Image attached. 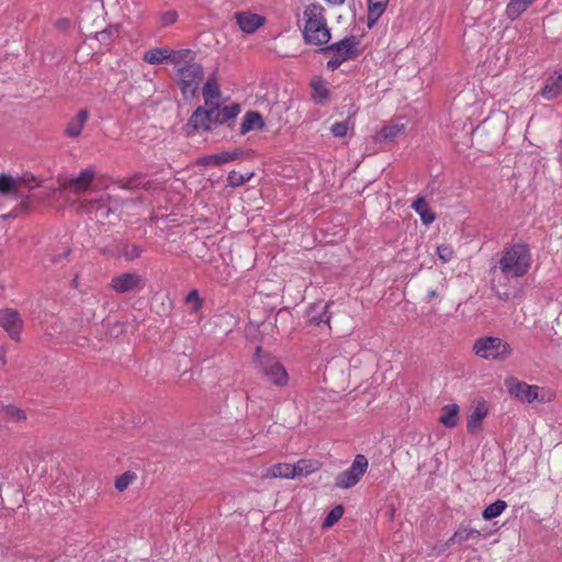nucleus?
Masks as SVG:
<instances>
[{"mask_svg":"<svg viewBox=\"0 0 562 562\" xmlns=\"http://www.w3.org/2000/svg\"><path fill=\"white\" fill-rule=\"evenodd\" d=\"M537 0H509L505 15L509 21L517 20L522 13H525Z\"/></svg>","mask_w":562,"mask_h":562,"instance_id":"nucleus-22","label":"nucleus"},{"mask_svg":"<svg viewBox=\"0 0 562 562\" xmlns=\"http://www.w3.org/2000/svg\"><path fill=\"white\" fill-rule=\"evenodd\" d=\"M186 302L188 304H192V310L194 312L200 311L203 305V299L200 296L198 290H191L186 296Z\"/></svg>","mask_w":562,"mask_h":562,"instance_id":"nucleus-40","label":"nucleus"},{"mask_svg":"<svg viewBox=\"0 0 562 562\" xmlns=\"http://www.w3.org/2000/svg\"><path fill=\"white\" fill-rule=\"evenodd\" d=\"M493 290L495 291L497 297L503 301H507L510 297L509 292L501 291L496 285H493Z\"/></svg>","mask_w":562,"mask_h":562,"instance_id":"nucleus-46","label":"nucleus"},{"mask_svg":"<svg viewBox=\"0 0 562 562\" xmlns=\"http://www.w3.org/2000/svg\"><path fill=\"white\" fill-rule=\"evenodd\" d=\"M169 53L170 57L168 60L178 68L188 64H193L195 59V53L191 49L173 50L169 48Z\"/></svg>","mask_w":562,"mask_h":562,"instance_id":"nucleus-29","label":"nucleus"},{"mask_svg":"<svg viewBox=\"0 0 562 562\" xmlns=\"http://www.w3.org/2000/svg\"><path fill=\"white\" fill-rule=\"evenodd\" d=\"M241 155L240 150L235 149L232 151H221L212 155L203 156L199 159V165L202 166H222L224 164L234 161Z\"/></svg>","mask_w":562,"mask_h":562,"instance_id":"nucleus-15","label":"nucleus"},{"mask_svg":"<svg viewBox=\"0 0 562 562\" xmlns=\"http://www.w3.org/2000/svg\"><path fill=\"white\" fill-rule=\"evenodd\" d=\"M213 108L214 105L207 106L205 103L199 106L190 116L189 125L198 132H207L218 125L215 109Z\"/></svg>","mask_w":562,"mask_h":562,"instance_id":"nucleus-11","label":"nucleus"},{"mask_svg":"<svg viewBox=\"0 0 562 562\" xmlns=\"http://www.w3.org/2000/svg\"><path fill=\"white\" fill-rule=\"evenodd\" d=\"M203 77V68L198 63L188 64L178 68L177 81L184 98H192L195 94Z\"/></svg>","mask_w":562,"mask_h":562,"instance_id":"nucleus-6","label":"nucleus"},{"mask_svg":"<svg viewBox=\"0 0 562 562\" xmlns=\"http://www.w3.org/2000/svg\"><path fill=\"white\" fill-rule=\"evenodd\" d=\"M437 296H438V293H437V291H436V290H434V289L428 290V292H427V299H428V300H432V299H435V297H437Z\"/></svg>","mask_w":562,"mask_h":562,"instance_id":"nucleus-48","label":"nucleus"},{"mask_svg":"<svg viewBox=\"0 0 562 562\" xmlns=\"http://www.w3.org/2000/svg\"><path fill=\"white\" fill-rule=\"evenodd\" d=\"M7 349L5 347H0V361L2 364L5 363Z\"/></svg>","mask_w":562,"mask_h":562,"instance_id":"nucleus-47","label":"nucleus"},{"mask_svg":"<svg viewBox=\"0 0 562 562\" xmlns=\"http://www.w3.org/2000/svg\"><path fill=\"white\" fill-rule=\"evenodd\" d=\"M389 0H368V24L372 26L373 23L383 14L386 9Z\"/></svg>","mask_w":562,"mask_h":562,"instance_id":"nucleus-31","label":"nucleus"},{"mask_svg":"<svg viewBox=\"0 0 562 562\" xmlns=\"http://www.w3.org/2000/svg\"><path fill=\"white\" fill-rule=\"evenodd\" d=\"M263 479H295L291 463H276L267 468L262 473Z\"/></svg>","mask_w":562,"mask_h":562,"instance_id":"nucleus-19","label":"nucleus"},{"mask_svg":"<svg viewBox=\"0 0 562 562\" xmlns=\"http://www.w3.org/2000/svg\"><path fill=\"white\" fill-rule=\"evenodd\" d=\"M263 126L265 121L261 114L256 111H248L241 120L239 132L241 135H245L254 130H262Z\"/></svg>","mask_w":562,"mask_h":562,"instance_id":"nucleus-21","label":"nucleus"},{"mask_svg":"<svg viewBox=\"0 0 562 562\" xmlns=\"http://www.w3.org/2000/svg\"><path fill=\"white\" fill-rule=\"evenodd\" d=\"M90 117V112L88 109H80L72 117L69 119L67 122L64 135L66 137L70 138H78L82 131L85 125L87 124L88 120Z\"/></svg>","mask_w":562,"mask_h":562,"instance_id":"nucleus-13","label":"nucleus"},{"mask_svg":"<svg viewBox=\"0 0 562 562\" xmlns=\"http://www.w3.org/2000/svg\"><path fill=\"white\" fill-rule=\"evenodd\" d=\"M406 130V125L403 123H393L384 125L379 132L373 136V140L375 143H391L395 140L398 136L403 135Z\"/></svg>","mask_w":562,"mask_h":562,"instance_id":"nucleus-17","label":"nucleus"},{"mask_svg":"<svg viewBox=\"0 0 562 562\" xmlns=\"http://www.w3.org/2000/svg\"><path fill=\"white\" fill-rule=\"evenodd\" d=\"M170 57L169 48L167 47H156L148 49L143 55V60L150 64L157 65L168 60Z\"/></svg>","mask_w":562,"mask_h":562,"instance_id":"nucleus-30","label":"nucleus"},{"mask_svg":"<svg viewBox=\"0 0 562 562\" xmlns=\"http://www.w3.org/2000/svg\"><path fill=\"white\" fill-rule=\"evenodd\" d=\"M507 508V503L503 499H497L496 502L487 505L482 512V517L485 520H492L498 516H501L504 510Z\"/></svg>","mask_w":562,"mask_h":562,"instance_id":"nucleus-34","label":"nucleus"},{"mask_svg":"<svg viewBox=\"0 0 562 562\" xmlns=\"http://www.w3.org/2000/svg\"><path fill=\"white\" fill-rule=\"evenodd\" d=\"M145 286L144 278L138 273L124 272L112 278L109 288L115 293L123 294L140 291Z\"/></svg>","mask_w":562,"mask_h":562,"instance_id":"nucleus-9","label":"nucleus"},{"mask_svg":"<svg viewBox=\"0 0 562 562\" xmlns=\"http://www.w3.org/2000/svg\"><path fill=\"white\" fill-rule=\"evenodd\" d=\"M312 88V99L317 104H325L329 100V90L327 88L326 81L316 77L311 81Z\"/></svg>","mask_w":562,"mask_h":562,"instance_id":"nucleus-23","label":"nucleus"},{"mask_svg":"<svg viewBox=\"0 0 562 562\" xmlns=\"http://www.w3.org/2000/svg\"><path fill=\"white\" fill-rule=\"evenodd\" d=\"M4 413L10 419L14 422H21L26 419V414L24 413V411L14 405L5 406Z\"/></svg>","mask_w":562,"mask_h":562,"instance_id":"nucleus-41","label":"nucleus"},{"mask_svg":"<svg viewBox=\"0 0 562 562\" xmlns=\"http://www.w3.org/2000/svg\"><path fill=\"white\" fill-rule=\"evenodd\" d=\"M143 254V248L137 245H125L122 250L121 255L126 260H134L138 258Z\"/></svg>","mask_w":562,"mask_h":562,"instance_id":"nucleus-39","label":"nucleus"},{"mask_svg":"<svg viewBox=\"0 0 562 562\" xmlns=\"http://www.w3.org/2000/svg\"><path fill=\"white\" fill-rule=\"evenodd\" d=\"M0 326L12 340L20 341L23 329V319L16 310L11 307L1 308Z\"/></svg>","mask_w":562,"mask_h":562,"instance_id":"nucleus-10","label":"nucleus"},{"mask_svg":"<svg viewBox=\"0 0 562 562\" xmlns=\"http://www.w3.org/2000/svg\"><path fill=\"white\" fill-rule=\"evenodd\" d=\"M344 515V507L341 505L335 506L326 516L323 528L333 527Z\"/></svg>","mask_w":562,"mask_h":562,"instance_id":"nucleus-38","label":"nucleus"},{"mask_svg":"<svg viewBox=\"0 0 562 562\" xmlns=\"http://www.w3.org/2000/svg\"><path fill=\"white\" fill-rule=\"evenodd\" d=\"M487 413L486 403L484 401L477 402L468 418L467 430L469 434H476L481 430L482 422L487 416Z\"/></svg>","mask_w":562,"mask_h":562,"instance_id":"nucleus-16","label":"nucleus"},{"mask_svg":"<svg viewBox=\"0 0 562 562\" xmlns=\"http://www.w3.org/2000/svg\"><path fill=\"white\" fill-rule=\"evenodd\" d=\"M369 467L368 459L363 454H357L351 465L339 473L335 479L337 487L347 490L355 486L364 475Z\"/></svg>","mask_w":562,"mask_h":562,"instance_id":"nucleus-7","label":"nucleus"},{"mask_svg":"<svg viewBox=\"0 0 562 562\" xmlns=\"http://www.w3.org/2000/svg\"><path fill=\"white\" fill-rule=\"evenodd\" d=\"M259 368L262 375L273 385L285 386L289 374L283 364L276 358L263 356L259 359Z\"/></svg>","mask_w":562,"mask_h":562,"instance_id":"nucleus-8","label":"nucleus"},{"mask_svg":"<svg viewBox=\"0 0 562 562\" xmlns=\"http://www.w3.org/2000/svg\"><path fill=\"white\" fill-rule=\"evenodd\" d=\"M481 536V532L470 527L467 524H461L458 529L454 531V533L449 539V543H463L465 541H469L471 539H476Z\"/></svg>","mask_w":562,"mask_h":562,"instance_id":"nucleus-25","label":"nucleus"},{"mask_svg":"<svg viewBox=\"0 0 562 562\" xmlns=\"http://www.w3.org/2000/svg\"><path fill=\"white\" fill-rule=\"evenodd\" d=\"M295 477L306 476L321 469V463L317 460L300 459L296 463L292 464Z\"/></svg>","mask_w":562,"mask_h":562,"instance_id":"nucleus-28","label":"nucleus"},{"mask_svg":"<svg viewBox=\"0 0 562 562\" xmlns=\"http://www.w3.org/2000/svg\"><path fill=\"white\" fill-rule=\"evenodd\" d=\"M252 173L243 175L238 171H231L227 177V182L231 187L236 188L245 184L250 180Z\"/></svg>","mask_w":562,"mask_h":562,"instance_id":"nucleus-37","label":"nucleus"},{"mask_svg":"<svg viewBox=\"0 0 562 562\" xmlns=\"http://www.w3.org/2000/svg\"><path fill=\"white\" fill-rule=\"evenodd\" d=\"M94 176L95 172L92 168L83 169L76 178L67 180L65 188L76 194L87 192L94 179Z\"/></svg>","mask_w":562,"mask_h":562,"instance_id":"nucleus-12","label":"nucleus"},{"mask_svg":"<svg viewBox=\"0 0 562 562\" xmlns=\"http://www.w3.org/2000/svg\"><path fill=\"white\" fill-rule=\"evenodd\" d=\"M353 126L355 123L351 117H347L344 121L333 123L329 130L334 137L342 138L346 137L350 131H353Z\"/></svg>","mask_w":562,"mask_h":562,"instance_id":"nucleus-33","label":"nucleus"},{"mask_svg":"<svg viewBox=\"0 0 562 562\" xmlns=\"http://www.w3.org/2000/svg\"><path fill=\"white\" fill-rule=\"evenodd\" d=\"M202 94H203L204 103L207 106L215 105L218 103V99L221 97V90H220V85H218L215 76H211L207 78V80L203 87Z\"/></svg>","mask_w":562,"mask_h":562,"instance_id":"nucleus-20","label":"nucleus"},{"mask_svg":"<svg viewBox=\"0 0 562 562\" xmlns=\"http://www.w3.org/2000/svg\"><path fill=\"white\" fill-rule=\"evenodd\" d=\"M412 209L420 216L425 225L431 224L436 218L435 213L429 209L427 201L423 196L415 199L412 203Z\"/></svg>","mask_w":562,"mask_h":562,"instance_id":"nucleus-27","label":"nucleus"},{"mask_svg":"<svg viewBox=\"0 0 562 562\" xmlns=\"http://www.w3.org/2000/svg\"><path fill=\"white\" fill-rule=\"evenodd\" d=\"M437 255L443 263H447L454 257V250L450 245H440L437 247Z\"/></svg>","mask_w":562,"mask_h":562,"instance_id":"nucleus-42","label":"nucleus"},{"mask_svg":"<svg viewBox=\"0 0 562 562\" xmlns=\"http://www.w3.org/2000/svg\"><path fill=\"white\" fill-rule=\"evenodd\" d=\"M327 307L328 305H325L324 307H322V315L321 316H316V315H313V312L315 308H313L308 316H310V322L315 324L316 326H319L321 323H326V324H329V316H327Z\"/></svg>","mask_w":562,"mask_h":562,"instance_id":"nucleus-44","label":"nucleus"},{"mask_svg":"<svg viewBox=\"0 0 562 562\" xmlns=\"http://www.w3.org/2000/svg\"><path fill=\"white\" fill-rule=\"evenodd\" d=\"M178 20V13L175 10H168L160 14L159 21L161 26H169Z\"/></svg>","mask_w":562,"mask_h":562,"instance_id":"nucleus-43","label":"nucleus"},{"mask_svg":"<svg viewBox=\"0 0 562 562\" xmlns=\"http://www.w3.org/2000/svg\"><path fill=\"white\" fill-rule=\"evenodd\" d=\"M16 179L19 184L20 198L25 196V191H32L35 188L40 187V181L34 176L25 175Z\"/></svg>","mask_w":562,"mask_h":562,"instance_id":"nucleus-35","label":"nucleus"},{"mask_svg":"<svg viewBox=\"0 0 562 562\" xmlns=\"http://www.w3.org/2000/svg\"><path fill=\"white\" fill-rule=\"evenodd\" d=\"M562 93V68L555 71L547 80L542 88L541 95L547 100H552Z\"/></svg>","mask_w":562,"mask_h":562,"instance_id":"nucleus-18","label":"nucleus"},{"mask_svg":"<svg viewBox=\"0 0 562 562\" xmlns=\"http://www.w3.org/2000/svg\"><path fill=\"white\" fill-rule=\"evenodd\" d=\"M324 1L330 5H340L345 2V0H324Z\"/></svg>","mask_w":562,"mask_h":562,"instance_id":"nucleus-49","label":"nucleus"},{"mask_svg":"<svg viewBox=\"0 0 562 562\" xmlns=\"http://www.w3.org/2000/svg\"><path fill=\"white\" fill-rule=\"evenodd\" d=\"M142 186L145 187V183L143 182V177L140 175H135L134 177L123 181L121 188L135 189Z\"/></svg>","mask_w":562,"mask_h":562,"instance_id":"nucleus-45","label":"nucleus"},{"mask_svg":"<svg viewBox=\"0 0 562 562\" xmlns=\"http://www.w3.org/2000/svg\"><path fill=\"white\" fill-rule=\"evenodd\" d=\"M235 20L240 30L245 33H254L266 22L265 16L257 13H251L249 11L235 13Z\"/></svg>","mask_w":562,"mask_h":562,"instance_id":"nucleus-14","label":"nucleus"},{"mask_svg":"<svg viewBox=\"0 0 562 562\" xmlns=\"http://www.w3.org/2000/svg\"><path fill=\"white\" fill-rule=\"evenodd\" d=\"M323 52L331 53V57L327 61L326 67L334 71L345 61L353 60L361 54L360 41L356 36L345 37L341 41L325 46Z\"/></svg>","mask_w":562,"mask_h":562,"instance_id":"nucleus-5","label":"nucleus"},{"mask_svg":"<svg viewBox=\"0 0 562 562\" xmlns=\"http://www.w3.org/2000/svg\"><path fill=\"white\" fill-rule=\"evenodd\" d=\"M507 392L524 404H548L557 398V392L547 386L528 384L516 376H508L504 382Z\"/></svg>","mask_w":562,"mask_h":562,"instance_id":"nucleus-2","label":"nucleus"},{"mask_svg":"<svg viewBox=\"0 0 562 562\" xmlns=\"http://www.w3.org/2000/svg\"><path fill=\"white\" fill-rule=\"evenodd\" d=\"M472 351L481 359L493 361H505L514 352L512 346L497 336H486L476 339Z\"/></svg>","mask_w":562,"mask_h":562,"instance_id":"nucleus-4","label":"nucleus"},{"mask_svg":"<svg viewBox=\"0 0 562 562\" xmlns=\"http://www.w3.org/2000/svg\"><path fill=\"white\" fill-rule=\"evenodd\" d=\"M459 412L460 407L458 404H447L441 408V415L438 420L445 427L454 428L459 424Z\"/></svg>","mask_w":562,"mask_h":562,"instance_id":"nucleus-24","label":"nucleus"},{"mask_svg":"<svg viewBox=\"0 0 562 562\" xmlns=\"http://www.w3.org/2000/svg\"><path fill=\"white\" fill-rule=\"evenodd\" d=\"M297 25L301 30L303 41L307 45H327L331 38L326 10L319 3L305 5L299 18Z\"/></svg>","mask_w":562,"mask_h":562,"instance_id":"nucleus-1","label":"nucleus"},{"mask_svg":"<svg viewBox=\"0 0 562 562\" xmlns=\"http://www.w3.org/2000/svg\"><path fill=\"white\" fill-rule=\"evenodd\" d=\"M213 109H215L218 125L234 120L240 112V105L237 103L225 106H221L220 103H217Z\"/></svg>","mask_w":562,"mask_h":562,"instance_id":"nucleus-26","label":"nucleus"},{"mask_svg":"<svg viewBox=\"0 0 562 562\" xmlns=\"http://www.w3.org/2000/svg\"><path fill=\"white\" fill-rule=\"evenodd\" d=\"M137 479V475L133 471H126L115 479L114 486L119 492L126 491L131 484Z\"/></svg>","mask_w":562,"mask_h":562,"instance_id":"nucleus-36","label":"nucleus"},{"mask_svg":"<svg viewBox=\"0 0 562 562\" xmlns=\"http://www.w3.org/2000/svg\"><path fill=\"white\" fill-rule=\"evenodd\" d=\"M531 266L530 249L525 244L506 247L498 261V268L506 278H521Z\"/></svg>","mask_w":562,"mask_h":562,"instance_id":"nucleus-3","label":"nucleus"},{"mask_svg":"<svg viewBox=\"0 0 562 562\" xmlns=\"http://www.w3.org/2000/svg\"><path fill=\"white\" fill-rule=\"evenodd\" d=\"M0 194L2 195H14L20 198L18 179L9 175H0Z\"/></svg>","mask_w":562,"mask_h":562,"instance_id":"nucleus-32","label":"nucleus"}]
</instances>
